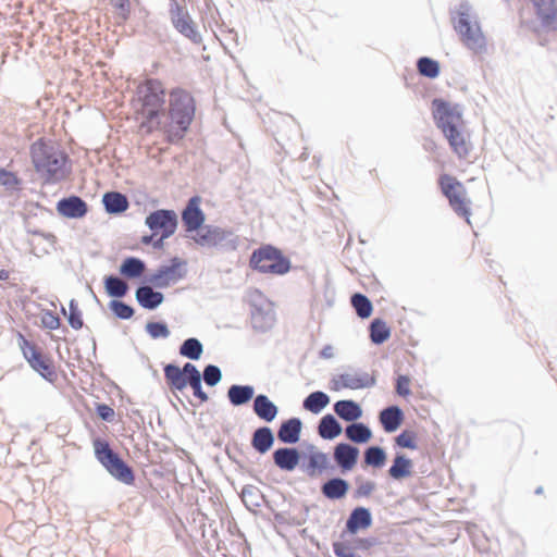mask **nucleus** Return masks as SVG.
Returning a JSON list of instances; mask_svg holds the SVG:
<instances>
[{
    "label": "nucleus",
    "mask_w": 557,
    "mask_h": 557,
    "mask_svg": "<svg viewBox=\"0 0 557 557\" xmlns=\"http://www.w3.org/2000/svg\"><path fill=\"white\" fill-rule=\"evenodd\" d=\"M351 305L355 308L357 314L362 319L369 318L372 313V304L362 294H355L351 297Z\"/></svg>",
    "instance_id": "obj_39"
},
{
    "label": "nucleus",
    "mask_w": 557,
    "mask_h": 557,
    "mask_svg": "<svg viewBox=\"0 0 557 557\" xmlns=\"http://www.w3.org/2000/svg\"><path fill=\"white\" fill-rule=\"evenodd\" d=\"M374 377L367 372L350 371L336 375L333 379L334 389H360L374 385Z\"/></svg>",
    "instance_id": "obj_12"
},
{
    "label": "nucleus",
    "mask_w": 557,
    "mask_h": 557,
    "mask_svg": "<svg viewBox=\"0 0 557 557\" xmlns=\"http://www.w3.org/2000/svg\"><path fill=\"white\" fill-rule=\"evenodd\" d=\"M29 153L35 171L46 183H57L66 176L67 156L39 138L30 145Z\"/></svg>",
    "instance_id": "obj_3"
},
{
    "label": "nucleus",
    "mask_w": 557,
    "mask_h": 557,
    "mask_svg": "<svg viewBox=\"0 0 557 557\" xmlns=\"http://www.w3.org/2000/svg\"><path fill=\"white\" fill-rule=\"evenodd\" d=\"M69 323L74 330L83 327L82 313L74 300L70 302Z\"/></svg>",
    "instance_id": "obj_48"
},
{
    "label": "nucleus",
    "mask_w": 557,
    "mask_h": 557,
    "mask_svg": "<svg viewBox=\"0 0 557 557\" xmlns=\"http://www.w3.org/2000/svg\"><path fill=\"white\" fill-rule=\"evenodd\" d=\"M138 113L144 119L143 126L149 132L154 131L157 121L164 116L165 88L161 81L147 78L136 89Z\"/></svg>",
    "instance_id": "obj_4"
},
{
    "label": "nucleus",
    "mask_w": 557,
    "mask_h": 557,
    "mask_svg": "<svg viewBox=\"0 0 557 557\" xmlns=\"http://www.w3.org/2000/svg\"><path fill=\"white\" fill-rule=\"evenodd\" d=\"M146 330L152 338L168 337L170 334L168 326L160 322H149Z\"/></svg>",
    "instance_id": "obj_45"
},
{
    "label": "nucleus",
    "mask_w": 557,
    "mask_h": 557,
    "mask_svg": "<svg viewBox=\"0 0 557 557\" xmlns=\"http://www.w3.org/2000/svg\"><path fill=\"white\" fill-rule=\"evenodd\" d=\"M146 224L153 235L161 234V242L174 234L177 226V215L172 210H157L146 218Z\"/></svg>",
    "instance_id": "obj_10"
},
{
    "label": "nucleus",
    "mask_w": 557,
    "mask_h": 557,
    "mask_svg": "<svg viewBox=\"0 0 557 557\" xmlns=\"http://www.w3.org/2000/svg\"><path fill=\"white\" fill-rule=\"evenodd\" d=\"M290 270L289 260L281 256V274H284Z\"/></svg>",
    "instance_id": "obj_55"
},
{
    "label": "nucleus",
    "mask_w": 557,
    "mask_h": 557,
    "mask_svg": "<svg viewBox=\"0 0 557 557\" xmlns=\"http://www.w3.org/2000/svg\"><path fill=\"white\" fill-rule=\"evenodd\" d=\"M330 403L329 396L323 392L311 393L304 401V407L312 413H319Z\"/></svg>",
    "instance_id": "obj_34"
},
{
    "label": "nucleus",
    "mask_w": 557,
    "mask_h": 557,
    "mask_svg": "<svg viewBox=\"0 0 557 557\" xmlns=\"http://www.w3.org/2000/svg\"><path fill=\"white\" fill-rule=\"evenodd\" d=\"M250 267L260 272H277L278 251L271 246L259 248L250 258Z\"/></svg>",
    "instance_id": "obj_13"
},
{
    "label": "nucleus",
    "mask_w": 557,
    "mask_h": 557,
    "mask_svg": "<svg viewBox=\"0 0 557 557\" xmlns=\"http://www.w3.org/2000/svg\"><path fill=\"white\" fill-rule=\"evenodd\" d=\"M437 183L454 212L470 224L472 202L463 184L449 174L440 175Z\"/></svg>",
    "instance_id": "obj_7"
},
{
    "label": "nucleus",
    "mask_w": 557,
    "mask_h": 557,
    "mask_svg": "<svg viewBox=\"0 0 557 557\" xmlns=\"http://www.w3.org/2000/svg\"><path fill=\"white\" fill-rule=\"evenodd\" d=\"M274 436L269 428H260L255 431L252 436V447L260 454L267 453L273 445Z\"/></svg>",
    "instance_id": "obj_27"
},
{
    "label": "nucleus",
    "mask_w": 557,
    "mask_h": 557,
    "mask_svg": "<svg viewBox=\"0 0 557 557\" xmlns=\"http://www.w3.org/2000/svg\"><path fill=\"white\" fill-rule=\"evenodd\" d=\"M221 377V371L216 366L209 364L205 368L203 380L208 385L214 386L220 382Z\"/></svg>",
    "instance_id": "obj_46"
},
{
    "label": "nucleus",
    "mask_w": 557,
    "mask_h": 557,
    "mask_svg": "<svg viewBox=\"0 0 557 557\" xmlns=\"http://www.w3.org/2000/svg\"><path fill=\"white\" fill-rule=\"evenodd\" d=\"M535 492H536L537 494H542V493H543V488H542V487H539V488H536V491H535Z\"/></svg>",
    "instance_id": "obj_60"
},
{
    "label": "nucleus",
    "mask_w": 557,
    "mask_h": 557,
    "mask_svg": "<svg viewBox=\"0 0 557 557\" xmlns=\"http://www.w3.org/2000/svg\"><path fill=\"white\" fill-rule=\"evenodd\" d=\"M348 483L343 479H332L323 484L322 493L330 499H339L346 495Z\"/></svg>",
    "instance_id": "obj_29"
},
{
    "label": "nucleus",
    "mask_w": 557,
    "mask_h": 557,
    "mask_svg": "<svg viewBox=\"0 0 557 557\" xmlns=\"http://www.w3.org/2000/svg\"><path fill=\"white\" fill-rule=\"evenodd\" d=\"M41 325L49 330H57L60 327V318L52 311H46L41 315Z\"/></svg>",
    "instance_id": "obj_50"
},
{
    "label": "nucleus",
    "mask_w": 557,
    "mask_h": 557,
    "mask_svg": "<svg viewBox=\"0 0 557 557\" xmlns=\"http://www.w3.org/2000/svg\"><path fill=\"white\" fill-rule=\"evenodd\" d=\"M182 262L174 258L171 265L162 267L151 276V282L159 287L168 286L170 283L177 282L184 276Z\"/></svg>",
    "instance_id": "obj_14"
},
{
    "label": "nucleus",
    "mask_w": 557,
    "mask_h": 557,
    "mask_svg": "<svg viewBox=\"0 0 557 557\" xmlns=\"http://www.w3.org/2000/svg\"><path fill=\"white\" fill-rule=\"evenodd\" d=\"M412 473V461L404 455H397L388 470L391 478L401 480Z\"/></svg>",
    "instance_id": "obj_25"
},
{
    "label": "nucleus",
    "mask_w": 557,
    "mask_h": 557,
    "mask_svg": "<svg viewBox=\"0 0 557 557\" xmlns=\"http://www.w3.org/2000/svg\"><path fill=\"white\" fill-rule=\"evenodd\" d=\"M113 8L116 10L117 16L123 21H127L131 14L129 0H110Z\"/></svg>",
    "instance_id": "obj_47"
},
{
    "label": "nucleus",
    "mask_w": 557,
    "mask_h": 557,
    "mask_svg": "<svg viewBox=\"0 0 557 557\" xmlns=\"http://www.w3.org/2000/svg\"><path fill=\"white\" fill-rule=\"evenodd\" d=\"M9 277H10V272L8 270H4V269L0 270V280L1 281H7V280H9Z\"/></svg>",
    "instance_id": "obj_56"
},
{
    "label": "nucleus",
    "mask_w": 557,
    "mask_h": 557,
    "mask_svg": "<svg viewBox=\"0 0 557 557\" xmlns=\"http://www.w3.org/2000/svg\"><path fill=\"white\" fill-rule=\"evenodd\" d=\"M94 449L98 461L114 479L126 485L134 484L135 475L132 468L111 449L108 442L100 438L95 440Z\"/></svg>",
    "instance_id": "obj_8"
},
{
    "label": "nucleus",
    "mask_w": 557,
    "mask_h": 557,
    "mask_svg": "<svg viewBox=\"0 0 557 557\" xmlns=\"http://www.w3.org/2000/svg\"><path fill=\"white\" fill-rule=\"evenodd\" d=\"M145 271V263L134 257L126 258L120 268V273L128 278L139 277Z\"/></svg>",
    "instance_id": "obj_33"
},
{
    "label": "nucleus",
    "mask_w": 557,
    "mask_h": 557,
    "mask_svg": "<svg viewBox=\"0 0 557 557\" xmlns=\"http://www.w3.org/2000/svg\"><path fill=\"white\" fill-rule=\"evenodd\" d=\"M346 436L355 443H367L372 433L363 423H352L346 428Z\"/></svg>",
    "instance_id": "obj_35"
},
{
    "label": "nucleus",
    "mask_w": 557,
    "mask_h": 557,
    "mask_svg": "<svg viewBox=\"0 0 557 557\" xmlns=\"http://www.w3.org/2000/svg\"><path fill=\"white\" fill-rule=\"evenodd\" d=\"M253 411L260 419L270 422L276 417L277 408L265 395H258L253 401Z\"/></svg>",
    "instance_id": "obj_22"
},
{
    "label": "nucleus",
    "mask_w": 557,
    "mask_h": 557,
    "mask_svg": "<svg viewBox=\"0 0 557 557\" xmlns=\"http://www.w3.org/2000/svg\"><path fill=\"white\" fill-rule=\"evenodd\" d=\"M168 114L157 121L154 131L162 132L169 143L184 138L195 117L196 102L191 94L183 88L170 91Z\"/></svg>",
    "instance_id": "obj_2"
},
{
    "label": "nucleus",
    "mask_w": 557,
    "mask_h": 557,
    "mask_svg": "<svg viewBox=\"0 0 557 557\" xmlns=\"http://www.w3.org/2000/svg\"><path fill=\"white\" fill-rule=\"evenodd\" d=\"M380 422L386 432H394L403 422V412L396 407H388L380 412Z\"/></svg>",
    "instance_id": "obj_24"
},
{
    "label": "nucleus",
    "mask_w": 557,
    "mask_h": 557,
    "mask_svg": "<svg viewBox=\"0 0 557 557\" xmlns=\"http://www.w3.org/2000/svg\"><path fill=\"white\" fill-rule=\"evenodd\" d=\"M417 67L421 75L429 78H435L440 74L438 63L428 57L420 58L418 60Z\"/></svg>",
    "instance_id": "obj_38"
},
{
    "label": "nucleus",
    "mask_w": 557,
    "mask_h": 557,
    "mask_svg": "<svg viewBox=\"0 0 557 557\" xmlns=\"http://www.w3.org/2000/svg\"><path fill=\"white\" fill-rule=\"evenodd\" d=\"M374 487H375V485L373 482H371V481L363 482L358 486L356 494L358 497L369 496L373 492Z\"/></svg>",
    "instance_id": "obj_53"
},
{
    "label": "nucleus",
    "mask_w": 557,
    "mask_h": 557,
    "mask_svg": "<svg viewBox=\"0 0 557 557\" xmlns=\"http://www.w3.org/2000/svg\"><path fill=\"white\" fill-rule=\"evenodd\" d=\"M255 389L250 385H232L227 396L232 405L240 406L252 399Z\"/></svg>",
    "instance_id": "obj_26"
},
{
    "label": "nucleus",
    "mask_w": 557,
    "mask_h": 557,
    "mask_svg": "<svg viewBox=\"0 0 557 557\" xmlns=\"http://www.w3.org/2000/svg\"><path fill=\"white\" fill-rule=\"evenodd\" d=\"M202 350V345L197 338H188L182 344L180 354L186 358L198 360Z\"/></svg>",
    "instance_id": "obj_37"
},
{
    "label": "nucleus",
    "mask_w": 557,
    "mask_h": 557,
    "mask_svg": "<svg viewBox=\"0 0 557 557\" xmlns=\"http://www.w3.org/2000/svg\"><path fill=\"white\" fill-rule=\"evenodd\" d=\"M227 237V232L224 230L207 225L196 231L194 240L200 246L213 247L221 244Z\"/></svg>",
    "instance_id": "obj_15"
},
{
    "label": "nucleus",
    "mask_w": 557,
    "mask_h": 557,
    "mask_svg": "<svg viewBox=\"0 0 557 557\" xmlns=\"http://www.w3.org/2000/svg\"><path fill=\"white\" fill-rule=\"evenodd\" d=\"M110 307L114 314L121 319H129L134 314L132 307L119 300L111 301Z\"/></svg>",
    "instance_id": "obj_44"
},
{
    "label": "nucleus",
    "mask_w": 557,
    "mask_h": 557,
    "mask_svg": "<svg viewBox=\"0 0 557 557\" xmlns=\"http://www.w3.org/2000/svg\"><path fill=\"white\" fill-rule=\"evenodd\" d=\"M273 460H274V462H275V463H277V465H278V450H275V451L273 453Z\"/></svg>",
    "instance_id": "obj_58"
},
{
    "label": "nucleus",
    "mask_w": 557,
    "mask_h": 557,
    "mask_svg": "<svg viewBox=\"0 0 557 557\" xmlns=\"http://www.w3.org/2000/svg\"><path fill=\"white\" fill-rule=\"evenodd\" d=\"M432 113L437 128L443 133L453 153L459 160L469 159L473 150V143L459 107L443 99H434Z\"/></svg>",
    "instance_id": "obj_1"
},
{
    "label": "nucleus",
    "mask_w": 557,
    "mask_h": 557,
    "mask_svg": "<svg viewBox=\"0 0 557 557\" xmlns=\"http://www.w3.org/2000/svg\"><path fill=\"white\" fill-rule=\"evenodd\" d=\"M128 287L127 284L119 277L108 276L106 278V290L112 297H123Z\"/></svg>",
    "instance_id": "obj_40"
},
{
    "label": "nucleus",
    "mask_w": 557,
    "mask_h": 557,
    "mask_svg": "<svg viewBox=\"0 0 557 557\" xmlns=\"http://www.w3.org/2000/svg\"><path fill=\"white\" fill-rule=\"evenodd\" d=\"M386 455L380 447H369L364 453V461L367 465L372 467H382L385 463Z\"/></svg>",
    "instance_id": "obj_41"
},
{
    "label": "nucleus",
    "mask_w": 557,
    "mask_h": 557,
    "mask_svg": "<svg viewBox=\"0 0 557 557\" xmlns=\"http://www.w3.org/2000/svg\"><path fill=\"white\" fill-rule=\"evenodd\" d=\"M334 411L345 421H356L362 416L360 406L354 400H339L335 403Z\"/></svg>",
    "instance_id": "obj_23"
},
{
    "label": "nucleus",
    "mask_w": 557,
    "mask_h": 557,
    "mask_svg": "<svg viewBox=\"0 0 557 557\" xmlns=\"http://www.w3.org/2000/svg\"><path fill=\"white\" fill-rule=\"evenodd\" d=\"M98 416L106 421H111L114 418V410L106 404L97 406Z\"/></svg>",
    "instance_id": "obj_52"
},
{
    "label": "nucleus",
    "mask_w": 557,
    "mask_h": 557,
    "mask_svg": "<svg viewBox=\"0 0 557 557\" xmlns=\"http://www.w3.org/2000/svg\"><path fill=\"white\" fill-rule=\"evenodd\" d=\"M455 29L462 42L472 50H480L485 45V38L476 24H471L466 13H460L455 24Z\"/></svg>",
    "instance_id": "obj_11"
},
{
    "label": "nucleus",
    "mask_w": 557,
    "mask_h": 557,
    "mask_svg": "<svg viewBox=\"0 0 557 557\" xmlns=\"http://www.w3.org/2000/svg\"><path fill=\"white\" fill-rule=\"evenodd\" d=\"M170 17L175 29L183 36L196 44L201 41V36L188 11L185 7L180 5L177 1L171 3Z\"/></svg>",
    "instance_id": "obj_9"
},
{
    "label": "nucleus",
    "mask_w": 557,
    "mask_h": 557,
    "mask_svg": "<svg viewBox=\"0 0 557 557\" xmlns=\"http://www.w3.org/2000/svg\"><path fill=\"white\" fill-rule=\"evenodd\" d=\"M164 377L172 392L183 391L189 384L197 398L201 401L208 400V395L201 387L200 372L193 363H185L183 369L174 364H166L164 367Z\"/></svg>",
    "instance_id": "obj_5"
},
{
    "label": "nucleus",
    "mask_w": 557,
    "mask_h": 557,
    "mask_svg": "<svg viewBox=\"0 0 557 557\" xmlns=\"http://www.w3.org/2000/svg\"><path fill=\"white\" fill-rule=\"evenodd\" d=\"M199 202L198 197H193L182 213V220L188 232L199 230L205 221V215L199 208Z\"/></svg>",
    "instance_id": "obj_18"
},
{
    "label": "nucleus",
    "mask_w": 557,
    "mask_h": 557,
    "mask_svg": "<svg viewBox=\"0 0 557 557\" xmlns=\"http://www.w3.org/2000/svg\"><path fill=\"white\" fill-rule=\"evenodd\" d=\"M342 428L332 414L324 416L319 423V434L321 437L332 440L338 436Z\"/></svg>",
    "instance_id": "obj_31"
},
{
    "label": "nucleus",
    "mask_w": 557,
    "mask_h": 557,
    "mask_svg": "<svg viewBox=\"0 0 557 557\" xmlns=\"http://www.w3.org/2000/svg\"><path fill=\"white\" fill-rule=\"evenodd\" d=\"M151 239H152V236H145V237L143 238V242H144L145 244H148V243H150V242H151Z\"/></svg>",
    "instance_id": "obj_59"
},
{
    "label": "nucleus",
    "mask_w": 557,
    "mask_h": 557,
    "mask_svg": "<svg viewBox=\"0 0 557 557\" xmlns=\"http://www.w3.org/2000/svg\"><path fill=\"white\" fill-rule=\"evenodd\" d=\"M331 350H332V348H331V347H326V348H324V349H323L322 355H323L324 357H331V355H332V354H331Z\"/></svg>",
    "instance_id": "obj_57"
},
{
    "label": "nucleus",
    "mask_w": 557,
    "mask_h": 557,
    "mask_svg": "<svg viewBox=\"0 0 557 557\" xmlns=\"http://www.w3.org/2000/svg\"><path fill=\"white\" fill-rule=\"evenodd\" d=\"M391 336V330L386 322L381 319H375L370 325V337L374 344H382Z\"/></svg>",
    "instance_id": "obj_36"
},
{
    "label": "nucleus",
    "mask_w": 557,
    "mask_h": 557,
    "mask_svg": "<svg viewBox=\"0 0 557 557\" xmlns=\"http://www.w3.org/2000/svg\"><path fill=\"white\" fill-rule=\"evenodd\" d=\"M299 461V454L295 448H281V469L293 470Z\"/></svg>",
    "instance_id": "obj_42"
},
{
    "label": "nucleus",
    "mask_w": 557,
    "mask_h": 557,
    "mask_svg": "<svg viewBox=\"0 0 557 557\" xmlns=\"http://www.w3.org/2000/svg\"><path fill=\"white\" fill-rule=\"evenodd\" d=\"M17 344L29 367L48 382L54 383L58 372L53 359L21 332H17Z\"/></svg>",
    "instance_id": "obj_6"
},
{
    "label": "nucleus",
    "mask_w": 557,
    "mask_h": 557,
    "mask_svg": "<svg viewBox=\"0 0 557 557\" xmlns=\"http://www.w3.org/2000/svg\"><path fill=\"white\" fill-rule=\"evenodd\" d=\"M103 203L106 210L110 213L123 212L128 207L127 198L124 195L115 191L104 194Z\"/></svg>",
    "instance_id": "obj_30"
},
{
    "label": "nucleus",
    "mask_w": 557,
    "mask_h": 557,
    "mask_svg": "<svg viewBox=\"0 0 557 557\" xmlns=\"http://www.w3.org/2000/svg\"><path fill=\"white\" fill-rule=\"evenodd\" d=\"M58 212L66 218H83L87 213L86 202L77 196L61 199L57 205Z\"/></svg>",
    "instance_id": "obj_17"
},
{
    "label": "nucleus",
    "mask_w": 557,
    "mask_h": 557,
    "mask_svg": "<svg viewBox=\"0 0 557 557\" xmlns=\"http://www.w3.org/2000/svg\"><path fill=\"white\" fill-rule=\"evenodd\" d=\"M541 23L549 28H557V7L555 0H531Z\"/></svg>",
    "instance_id": "obj_16"
},
{
    "label": "nucleus",
    "mask_w": 557,
    "mask_h": 557,
    "mask_svg": "<svg viewBox=\"0 0 557 557\" xmlns=\"http://www.w3.org/2000/svg\"><path fill=\"white\" fill-rule=\"evenodd\" d=\"M333 549L337 557H355L343 543H334Z\"/></svg>",
    "instance_id": "obj_54"
},
{
    "label": "nucleus",
    "mask_w": 557,
    "mask_h": 557,
    "mask_svg": "<svg viewBox=\"0 0 557 557\" xmlns=\"http://www.w3.org/2000/svg\"><path fill=\"white\" fill-rule=\"evenodd\" d=\"M411 380L407 375H399L396 382V392L403 397H407L411 394L410 391Z\"/></svg>",
    "instance_id": "obj_51"
},
{
    "label": "nucleus",
    "mask_w": 557,
    "mask_h": 557,
    "mask_svg": "<svg viewBox=\"0 0 557 557\" xmlns=\"http://www.w3.org/2000/svg\"><path fill=\"white\" fill-rule=\"evenodd\" d=\"M417 433L410 430H404L396 438V444L401 448L416 449L417 445Z\"/></svg>",
    "instance_id": "obj_43"
},
{
    "label": "nucleus",
    "mask_w": 557,
    "mask_h": 557,
    "mask_svg": "<svg viewBox=\"0 0 557 557\" xmlns=\"http://www.w3.org/2000/svg\"><path fill=\"white\" fill-rule=\"evenodd\" d=\"M327 456L321 451H311L306 465V471L313 476L327 468Z\"/></svg>",
    "instance_id": "obj_32"
},
{
    "label": "nucleus",
    "mask_w": 557,
    "mask_h": 557,
    "mask_svg": "<svg viewBox=\"0 0 557 557\" xmlns=\"http://www.w3.org/2000/svg\"><path fill=\"white\" fill-rule=\"evenodd\" d=\"M136 299L146 309H154L163 301V295L149 286H141L136 290Z\"/></svg>",
    "instance_id": "obj_21"
},
{
    "label": "nucleus",
    "mask_w": 557,
    "mask_h": 557,
    "mask_svg": "<svg viewBox=\"0 0 557 557\" xmlns=\"http://www.w3.org/2000/svg\"><path fill=\"white\" fill-rule=\"evenodd\" d=\"M301 431V422L297 418H293L281 424V442L296 443L299 440Z\"/></svg>",
    "instance_id": "obj_28"
},
{
    "label": "nucleus",
    "mask_w": 557,
    "mask_h": 557,
    "mask_svg": "<svg viewBox=\"0 0 557 557\" xmlns=\"http://www.w3.org/2000/svg\"><path fill=\"white\" fill-rule=\"evenodd\" d=\"M370 525L371 515L369 510L363 507L354 509L346 522V528L351 534H355L360 529H367Z\"/></svg>",
    "instance_id": "obj_20"
},
{
    "label": "nucleus",
    "mask_w": 557,
    "mask_h": 557,
    "mask_svg": "<svg viewBox=\"0 0 557 557\" xmlns=\"http://www.w3.org/2000/svg\"><path fill=\"white\" fill-rule=\"evenodd\" d=\"M358 454L356 447L348 444H338L334 450V458L342 469L350 470L357 462Z\"/></svg>",
    "instance_id": "obj_19"
},
{
    "label": "nucleus",
    "mask_w": 557,
    "mask_h": 557,
    "mask_svg": "<svg viewBox=\"0 0 557 557\" xmlns=\"http://www.w3.org/2000/svg\"><path fill=\"white\" fill-rule=\"evenodd\" d=\"M20 184V178L13 172L0 169V185L7 188H14Z\"/></svg>",
    "instance_id": "obj_49"
}]
</instances>
